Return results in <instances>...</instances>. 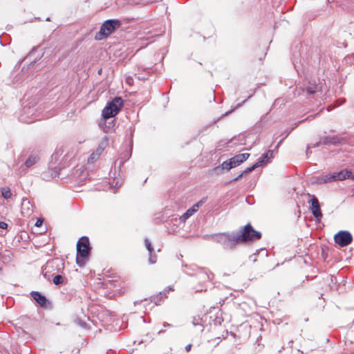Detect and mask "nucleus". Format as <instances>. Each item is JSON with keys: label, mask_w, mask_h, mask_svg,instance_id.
I'll return each instance as SVG.
<instances>
[{"label": "nucleus", "mask_w": 354, "mask_h": 354, "mask_svg": "<svg viewBox=\"0 0 354 354\" xmlns=\"http://www.w3.org/2000/svg\"><path fill=\"white\" fill-rule=\"evenodd\" d=\"M261 237V232L256 231L252 226L248 223L245 225L239 233H232L231 234H223L221 238L232 241L234 243H244L248 241L258 240Z\"/></svg>", "instance_id": "obj_1"}, {"label": "nucleus", "mask_w": 354, "mask_h": 354, "mask_svg": "<svg viewBox=\"0 0 354 354\" xmlns=\"http://www.w3.org/2000/svg\"><path fill=\"white\" fill-rule=\"evenodd\" d=\"M91 247L88 238L81 237L77 243L76 263L79 266H83L88 260L90 254Z\"/></svg>", "instance_id": "obj_2"}, {"label": "nucleus", "mask_w": 354, "mask_h": 354, "mask_svg": "<svg viewBox=\"0 0 354 354\" xmlns=\"http://www.w3.org/2000/svg\"><path fill=\"white\" fill-rule=\"evenodd\" d=\"M121 21L118 19L106 20L101 26L100 31L95 34L96 40H102L108 37L116 29L121 26Z\"/></svg>", "instance_id": "obj_3"}, {"label": "nucleus", "mask_w": 354, "mask_h": 354, "mask_svg": "<svg viewBox=\"0 0 354 354\" xmlns=\"http://www.w3.org/2000/svg\"><path fill=\"white\" fill-rule=\"evenodd\" d=\"M123 106V100L120 97H114L102 110V117L108 119L116 115Z\"/></svg>", "instance_id": "obj_4"}, {"label": "nucleus", "mask_w": 354, "mask_h": 354, "mask_svg": "<svg viewBox=\"0 0 354 354\" xmlns=\"http://www.w3.org/2000/svg\"><path fill=\"white\" fill-rule=\"evenodd\" d=\"M335 242L341 247H344L353 241L351 234L348 231H340L334 236Z\"/></svg>", "instance_id": "obj_5"}, {"label": "nucleus", "mask_w": 354, "mask_h": 354, "mask_svg": "<svg viewBox=\"0 0 354 354\" xmlns=\"http://www.w3.org/2000/svg\"><path fill=\"white\" fill-rule=\"evenodd\" d=\"M248 156H232L228 161H225L221 165V169L230 170V169L239 165L246 160Z\"/></svg>", "instance_id": "obj_6"}, {"label": "nucleus", "mask_w": 354, "mask_h": 354, "mask_svg": "<svg viewBox=\"0 0 354 354\" xmlns=\"http://www.w3.org/2000/svg\"><path fill=\"white\" fill-rule=\"evenodd\" d=\"M272 156H263L262 158H261L258 162H257L255 164H254L252 166L248 167L245 169L238 177L234 178V180H237L241 177H242L243 175L248 174V172H250L255 169L256 168L259 167H263L266 165L268 162H270V158Z\"/></svg>", "instance_id": "obj_7"}, {"label": "nucleus", "mask_w": 354, "mask_h": 354, "mask_svg": "<svg viewBox=\"0 0 354 354\" xmlns=\"http://www.w3.org/2000/svg\"><path fill=\"white\" fill-rule=\"evenodd\" d=\"M311 197V207L310 210L313 216L319 219L322 217V213L320 209V205L318 199L315 196H310Z\"/></svg>", "instance_id": "obj_8"}, {"label": "nucleus", "mask_w": 354, "mask_h": 354, "mask_svg": "<svg viewBox=\"0 0 354 354\" xmlns=\"http://www.w3.org/2000/svg\"><path fill=\"white\" fill-rule=\"evenodd\" d=\"M203 201H200L195 203L192 207L189 208L180 218V221L185 222L191 216L196 213L199 207L203 205Z\"/></svg>", "instance_id": "obj_9"}, {"label": "nucleus", "mask_w": 354, "mask_h": 354, "mask_svg": "<svg viewBox=\"0 0 354 354\" xmlns=\"http://www.w3.org/2000/svg\"><path fill=\"white\" fill-rule=\"evenodd\" d=\"M322 142L324 145L336 144L339 142V138L337 136H324L320 139L319 142L315 143L313 146L308 145V149L311 147H318Z\"/></svg>", "instance_id": "obj_10"}, {"label": "nucleus", "mask_w": 354, "mask_h": 354, "mask_svg": "<svg viewBox=\"0 0 354 354\" xmlns=\"http://www.w3.org/2000/svg\"><path fill=\"white\" fill-rule=\"evenodd\" d=\"M335 180H344L345 179L354 180V174L348 170L344 169L339 172L334 173Z\"/></svg>", "instance_id": "obj_11"}, {"label": "nucleus", "mask_w": 354, "mask_h": 354, "mask_svg": "<svg viewBox=\"0 0 354 354\" xmlns=\"http://www.w3.org/2000/svg\"><path fill=\"white\" fill-rule=\"evenodd\" d=\"M32 297L39 304L41 307H46L48 300L45 296L40 294L39 292L33 291L31 293Z\"/></svg>", "instance_id": "obj_12"}, {"label": "nucleus", "mask_w": 354, "mask_h": 354, "mask_svg": "<svg viewBox=\"0 0 354 354\" xmlns=\"http://www.w3.org/2000/svg\"><path fill=\"white\" fill-rule=\"evenodd\" d=\"M109 145V138L107 136H104L100 140L98 146L95 150V152H93L91 155H101V153L104 151V150Z\"/></svg>", "instance_id": "obj_13"}, {"label": "nucleus", "mask_w": 354, "mask_h": 354, "mask_svg": "<svg viewBox=\"0 0 354 354\" xmlns=\"http://www.w3.org/2000/svg\"><path fill=\"white\" fill-rule=\"evenodd\" d=\"M306 91L308 95H313L321 91V87L317 84L309 83V85L306 88Z\"/></svg>", "instance_id": "obj_14"}, {"label": "nucleus", "mask_w": 354, "mask_h": 354, "mask_svg": "<svg viewBox=\"0 0 354 354\" xmlns=\"http://www.w3.org/2000/svg\"><path fill=\"white\" fill-rule=\"evenodd\" d=\"M174 291V286H168V287H166L162 292H160L155 298V299H158V297H160V300L161 299H166L167 298V294H169L170 292H173Z\"/></svg>", "instance_id": "obj_15"}, {"label": "nucleus", "mask_w": 354, "mask_h": 354, "mask_svg": "<svg viewBox=\"0 0 354 354\" xmlns=\"http://www.w3.org/2000/svg\"><path fill=\"white\" fill-rule=\"evenodd\" d=\"M321 180L324 183H329V182L335 181V180L334 173L333 174H328L324 175L322 178Z\"/></svg>", "instance_id": "obj_16"}, {"label": "nucleus", "mask_w": 354, "mask_h": 354, "mask_svg": "<svg viewBox=\"0 0 354 354\" xmlns=\"http://www.w3.org/2000/svg\"><path fill=\"white\" fill-rule=\"evenodd\" d=\"M1 195L6 199L10 198L12 196V192H11L10 189L9 187L2 188L1 189Z\"/></svg>", "instance_id": "obj_17"}, {"label": "nucleus", "mask_w": 354, "mask_h": 354, "mask_svg": "<svg viewBox=\"0 0 354 354\" xmlns=\"http://www.w3.org/2000/svg\"><path fill=\"white\" fill-rule=\"evenodd\" d=\"M36 162H37L36 157L30 156L28 158V160H26L25 165L26 166V167H30L32 166L34 164H35Z\"/></svg>", "instance_id": "obj_18"}, {"label": "nucleus", "mask_w": 354, "mask_h": 354, "mask_svg": "<svg viewBox=\"0 0 354 354\" xmlns=\"http://www.w3.org/2000/svg\"><path fill=\"white\" fill-rule=\"evenodd\" d=\"M53 281L55 285H59L64 283V278L62 275L57 274L53 277Z\"/></svg>", "instance_id": "obj_19"}, {"label": "nucleus", "mask_w": 354, "mask_h": 354, "mask_svg": "<svg viewBox=\"0 0 354 354\" xmlns=\"http://www.w3.org/2000/svg\"><path fill=\"white\" fill-rule=\"evenodd\" d=\"M145 246H146L147 250L149 252V253H151L153 251V248L149 240L147 239H145Z\"/></svg>", "instance_id": "obj_20"}, {"label": "nucleus", "mask_w": 354, "mask_h": 354, "mask_svg": "<svg viewBox=\"0 0 354 354\" xmlns=\"http://www.w3.org/2000/svg\"><path fill=\"white\" fill-rule=\"evenodd\" d=\"M136 75L137 76V78L140 80L145 81V80H147L149 79V74H145V75L136 74Z\"/></svg>", "instance_id": "obj_21"}, {"label": "nucleus", "mask_w": 354, "mask_h": 354, "mask_svg": "<svg viewBox=\"0 0 354 354\" xmlns=\"http://www.w3.org/2000/svg\"><path fill=\"white\" fill-rule=\"evenodd\" d=\"M8 227V224L5 222H0V228L6 229Z\"/></svg>", "instance_id": "obj_22"}, {"label": "nucleus", "mask_w": 354, "mask_h": 354, "mask_svg": "<svg viewBox=\"0 0 354 354\" xmlns=\"http://www.w3.org/2000/svg\"><path fill=\"white\" fill-rule=\"evenodd\" d=\"M192 346V344H187V345L185 346V351H186L187 352H189V351H191Z\"/></svg>", "instance_id": "obj_23"}, {"label": "nucleus", "mask_w": 354, "mask_h": 354, "mask_svg": "<svg viewBox=\"0 0 354 354\" xmlns=\"http://www.w3.org/2000/svg\"><path fill=\"white\" fill-rule=\"evenodd\" d=\"M272 153H273V151L272 150H268L267 153H263V155H266V156H268V155H272Z\"/></svg>", "instance_id": "obj_24"}, {"label": "nucleus", "mask_w": 354, "mask_h": 354, "mask_svg": "<svg viewBox=\"0 0 354 354\" xmlns=\"http://www.w3.org/2000/svg\"><path fill=\"white\" fill-rule=\"evenodd\" d=\"M42 224V221H40V220H38L36 223H35V225L39 227V226H41Z\"/></svg>", "instance_id": "obj_25"}, {"label": "nucleus", "mask_w": 354, "mask_h": 354, "mask_svg": "<svg viewBox=\"0 0 354 354\" xmlns=\"http://www.w3.org/2000/svg\"><path fill=\"white\" fill-rule=\"evenodd\" d=\"M245 102H246V100H243L241 103H239V104L236 105V108H235V109H236V108H239V107L241 106H242V105H243Z\"/></svg>", "instance_id": "obj_26"}, {"label": "nucleus", "mask_w": 354, "mask_h": 354, "mask_svg": "<svg viewBox=\"0 0 354 354\" xmlns=\"http://www.w3.org/2000/svg\"><path fill=\"white\" fill-rule=\"evenodd\" d=\"M232 111L231 110V111H229L226 112L225 114H223V115L221 116V118H223V117H224V116H225V115H227L228 114H230V113H232Z\"/></svg>", "instance_id": "obj_27"}, {"label": "nucleus", "mask_w": 354, "mask_h": 354, "mask_svg": "<svg viewBox=\"0 0 354 354\" xmlns=\"http://www.w3.org/2000/svg\"><path fill=\"white\" fill-rule=\"evenodd\" d=\"M238 155H244V156H246V155H250L248 153H239Z\"/></svg>", "instance_id": "obj_28"}]
</instances>
